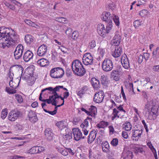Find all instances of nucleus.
<instances>
[{"label":"nucleus","mask_w":159,"mask_h":159,"mask_svg":"<svg viewBox=\"0 0 159 159\" xmlns=\"http://www.w3.org/2000/svg\"><path fill=\"white\" fill-rule=\"evenodd\" d=\"M25 40L26 43L28 44H30L34 41L33 36L30 34H28L25 36Z\"/></svg>","instance_id":"obj_27"},{"label":"nucleus","mask_w":159,"mask_h":159,"mask_svg":"<svg viewBox=\"0 0 159 159\" xmlns=\"http://www.w3.org/2000/svg\"><path fill=\"white\" fill-rule=\"evenodd\" d=\"M19 36L11 28L0 27V47L5 48L7 44L14 45L19 39Z\"/></svg>","instance_id":"obj_1"},{"label":"nucleus","mask_w":159,"mask_h":159,"mask_svg":"<svg viewBox=\"0 0 159 159\" xmlns=\"http://www.w3.org/2000/svg\"><path fill=\"white\" fill-rule=\"evenodd\" d=\"M143 55H140L138 59V62L139 64L141 63L143 61Z\"/></svg>","instance_id":"obj_62"},{"label":"nucleus","mask_w":159,"mask_h":159,"mask_svg":"<svg viewBox=\"0 0 159 159\" xmlns=\"http://www.w3.org/2000/svg\"><path fill=\"white\" fill-rule=\"evenodd\" d=\"M87 88V86L83 87L81 90L77 93V95L80 96V98H81L82 97V96L85 93L87 90V89H86Z\"/></svg>","instance_id":"obj_29"},{"label":"nucleus","mask_w":159,"mask_h":159,"mask_svg":"<svg viewBox=\"0 0 159 159\" xmlns=\"http://www.w3.org/2000/svg\"><path fill=\"white\" fill-rule=\"evenodd\" d=\"M24 50V48L23 46L21 44H19L16 47L15 51L17 52L20 51V52H23Z\"/></svg>","instance_id":"obj_44"},{"label":"nucleus","mask_w":159,"mask_h":159,"mask_svg":"<svg viewBox=\"0 0 159 159\" xmlns=\"http://www.w3.org/2000/svg\"><path fill=\"white\" fill-rule=\"evenodd\" d=\"M10 1L11 2H12L14 4L20 7L22 5V4L20 2H18L15 0H10Z\"/></svg>","instance_id":"obj_56"},{"label":"nucleus","mask_w":159,"mask_h":159,"mask_svg":"<svg viewBox=\"0 0 159 159\" xmlns=\"http://www.w3.org/2000/svg\"><path fill=\"white\" fill-rule=\"evenodd\" d=\"M122 52V48L120 46L115 47V50L113 52L112 55L115 58L119 57L121 55Z\"/></svg>","instance_id":"obj_21"},{"label":"nucleus","mask_w":159,"mask_h":159,"mask_svg":"<svg viewBox=\"0 0 159 159\" xmlns=\"http://www.w3.org/2000/svg\"><path fill=\"white\" fill-rule=\"evenodd\" d=\"M90 82L93 88L94 89L97 90L100 88L101 85L99 81L95 78H92Z\"/></svg>","instance_id":"obj_18"},{"label":"nucleus","mask_w":159,"mask_h":159,"mask_svg":"<svg viewBox=\"0 0 159 159\" xmlns=\"http://www.w3.org/2000/svg\"><path fill=\"white\" fill-rule=\"evenodd\" d=\"M23 52L20 51L18 52L16 51H15L14 52V58L16 60H18L21 58L22 56Z\"/></svg>","instance_id":"obj_30"},{"label":"nucleus","mask_w":159,"mask_h":159,"mask_svg":"<svg viewBox=\"0 0 159 159\" xmlns=\"http://www.w3.org/2000/svg\"><path fill=\"white\" fill-rule=\"evenodd\" d=\"M15 129L16 130H21L23 129V127L21 125L17 124L15 125Z\"/></svg>","instance_id":"obj_58"},{"label":"nucleus","mask_w":159,"mask_h":159,"mask_svg":"<svg viewBox=\"0 0 159 159\" xmlns=\"http://www.w3.org/2000/svg\"><path fill=\"white\" fill-rule=\"evenodd\" d=\"M4 4L10 10L14 11L16 9L15 6L13 4H10L9 2H5L4 3Z\"/></svg>","instance_id":"obj_36"},{"label":"nucleus","mask_w":159,"mask_h":159,"mask_svg":"<svg viewBox=\"0 0 159 159\" xmlns=\"http://www.w3.org/2000/svg\"><path fill=\"white\" fill-rule=\"evenodd\" d=\"M29 120L31 122L33 123H34L38 121V119L37 115H36L35 116H34V117H33L32 118L31 117L29 119Z\"/></svg>","instance_id":"obj_50"},{"label":"nucleus","mask_w":159,"mask_h":159,"mask_svg":"<svg viewBox=\"0 0 159 159\" xmlns=\"http://www.w3.org/2000/svg\"><path fill=\"white\" fill-rule=\"evenodd\" d=\"M16 98L19 103H21L23 101V99L22 96L18 94L15 95Z\"/></svg>","instance_id":"obj_47"},{"label":"nucleus","mask_w":159,"mask_h":159,"mask_svg":"<svg viewBox=\"0 0 159 159\" xmlns=\"http://www.w3.org/2000/svg\"><path fill=\"white\" fill-rule=\"evenodd\" d=\"M63 137L66 140H69L72 138V133H68V134L63 135Z\"/></svg>","instance_id":"obj_42"},{"label":"nucleus","mask_w":159,"mask_h":159,"mask_svg":"<svg viewBox=\"0 0 159 159\" xmlns=\"http://www.w3.org/2000/svg\"><path fill=\"white\" fill-rule=\"evenodd\" d=\"M108 79L105 75H102L101 78V84L102 85L107 84L108 82Z\"/></svg>","instance_id":"obj_31"},{"label":"nucleus","mask_w":159,"mask_h":159,"mask_svg":"<svg viewBox=\"0 0 159 159\" xmlns=\"http://www.w3.org/2000/svg\"><path fill=\"white\" fill-rule=\"evenodd\" d=\"M89 46L91 48H93L96 46L95 42L94 40H92L91 42L89 43Z\"/></svg>","instance_id":"obj_60"},{"label":"nucleus","mask_w":159,"mask_h":159,"mask_svg":"<svg viewBox=\"0 0 159 159\" xmlns=\"http://www.w3.org/2000/svg\"><path fill=\"white\" fill-rule=\"evenodd\" d=\"M37 153H40L44 151L45 150V148L43 147L37 146Z\"/></svg>","instance_id":"obj_54"},{"label":"nucleus","mask_w":159,"mask_h":159,"mask_svg":"<svg viewBox=\"0 0 159 159\" xmlns=\"http://www.w3.org/2000/svg\"><path fill=\"white\" fill-rule=\"evenodd\" d=\"M99 139V141H100V143L102 145V151L106 153H108L110 152V150L109 149L110 147L109 144V143L107 141H105L104 142H102V141L99 139V138H97V139L98 140Z\"/></svg>","instance_id":"obj_14"},{"label":"nucleus","mask_w":159,"mask_h":159,"mask_svg":"<svg viewBox=\"0 0 159 159\" xmlns=\"http://www.w3.org/2000/svg\"><path fill=\"white\" fill-rule=\"evenodd\" d=\"M34 66L32 65L31 66L27 68L23 74L22 73L20 79L22 78L23 80H27L28 79L29 77L33 75L34 70Z\"/></svg>","instance_id":"obj_7"},{"label":"nucleus","mask_w":159,"mask_h":159,"mask_svg":"<svg viewBox=\"0 0 159 159\" xmlns=\"http://www.w3.org/2000/svg\"><path fill=\"white\" fill-rule=\"evenodd\" d=\"M88 121L87 120L85 119L84 122L81 124L80 126L81 127H85L87 128L88 126Z\"/></svg>","instance_id":"obj_48"},{"label":"nucleus","mask_w":159,"mask_h":159,"mask_svg":"<svg viewBox=\"0 0 159 159\" xmlns=\"http://www.w3.org/2000/svg\"><path fill=\"white\" fill-rule=\"evenodd\" d=\"M134 152L136 153H140L143 154V152H144L143 149L142 148H139L138 147H135L134 149Z\"/></svg>","instance_id":"obj_38"},{"label":"nucleus","mask_w":159,"mask_h":159,"mask_svg":"<svg viewBox=\"0 0 159 159\" xmlns=\"http://www.w3.org/2000/svg\"><path fill=\"white\" fill-rule=\"evenodd\" d=\"M101 28L98 31L99 34L101 36H103V37H105L106 36L105 33L106 32L107 34H108L107 32V29H106L104 27L103 25L101 24Z\"/></svg>","instance_id":"obj_24"},{"label":"nucleus","mask_w":159,"mask_h":159,"mask_svg":"<svg viewBox=\"0 0 159 159\" xmlns=\"http://www.w3.org/2000/svg\"><path fill=\"white\" fill-rule=\"evenodd\" d=\"M28 79H27V80H30V82L32 84H33L34 82L36 80V78L35 77H34L33 75L30 76L29 77V78H28Z\"/></svg>","instance_id":"obj_55"},{"label":"nucleus","mask_w":159,"mask_h":159,"mask_svg":"<svg viewBox=\"0 0 159 159\" xmlns=\"http://www.w3.org/2000/svg\"><path fill=\"white\" fill-rule=\"evenodd\" d=\"M118 140L116 138L113 139L111 142V144L113 146L116 147L118 144Z\"/></svg>","instance_id":"obj_43"},{"label":"nucleus","mask_w":159,"mask_h":159,"mask_svg":"<svg viewBox=\"0 0 159 159\" xmlns=\"http://www.w3.org/2000/svg\"><path fill=\"white\" fill-rule=\"evenodd\" d=\"M122 136L125 139H127L128 138V133L126 131H123L122 133Z\"/></svg>","instance_id":"obj_61"},{"label":"nucleus","mask_w":159,"mask_h":159,"mask_svg":"<svg viewBox=\"0 0 159 159\" xmlns=\"http://www.w3.org/2000/svg\"><path fill=\"white\" fill-rule=\"evenodd\" d=\"M65 121H59L56 124V125L61 130L66 128V126L65 124H66Z\"/></svg>","instance_id":"obj_25"},{"label":"nucleus","mask_w":159,"mask_h":159,"mask_svg":"<svg viewBox=\"0 0 159 159\" xmlns=\"http://www.w3.org/2000/svg\"><path fill=\"white\" fill-rule=\"evenodd\" d=\"M55 20L60 23H66L67 20L64 17H61L56 18Z\"/></svg>","instance_id":"obj_40"},{"label":"nucleus","mask_w":159,"mask_h":159,"mask_svg":"<svg viewBox=\"0 0 159 159\" xmlns=\"http://www.w3.org/2000/svg\"><path fill=\"white\" fill-rule=\"evenodd\" d=\"M112 16L109 12L104 11L101 16L103 21L107 23V32L108 33L112 27Z\"/></svg>","instance_id":"obj_3"},{"label":"nucleus","mask_w":159,"mask_h":159,"mask_svg":"<svg viewBox=\"0 0 159 159\" xmlns=\"http://www.w3.org/2000/svg\"><path fill=\"white\" fill-rule=\"evenodd\" d=\"M47 48L46 46L44 44H43L38 48L37 53L38 56H43L47 52Z\"/></svg>","instance_id":"obj_16"},{"label":"nucleus","mask_w":159,"mask_h":159,"mask_svg":"<svg viewBox=\"0 0 159 159\" xmlns=\"http://www.w3.org/2000/svg\"><path fill=\"white\" fill-rule=\"evenodd\" d=\"M11 67L10 68L9 70V72L8 73V77L10 78V80L9 81V85H11V83H13V76H14V74L13 72H11Z\"/></svg>","instance_id":"obj_35"},{"label":"nucleus","mask_w":159,"mask_h":159,"mask_svg":"<svg viewBox=\"0 0 159 159\" xmlns=\"http://www.w3.org/2000/svg\"><path fill=\"white\" fill-rule=\"evenodd\" d=\"M44 134L48 141H50L53 139V134L50 129L48 128L45 129L44 131Z\"/></svg>","instance_id":"obj_20"},{"label":"nucleus","mask_w":159,"mask_h":159,"mask_svg":"<svg viewBox=\"0 0 159 159\" xmlns=\"http://www.w3.org/2000/svg\"><path fill=\"white\" fill-rule=\"evenodd\" d=\"M33 54L30 50H27L24 53L23 58L25 62H28L32 59L33 57Z\"/></svg>","instance_id":"obj_17"},{"label":"nucleus","mask_w":159,"mask_h":159,"mask_svg":"<svg viewBox=\"0 0 159 159\" xmlns=\"http://www.w3.org/2000/svg\"><path fill=\"white\" fill-rule=\"evenodd\" d=\"M36 115V114H35L34 112L30 110L28 116L29 117V119H30L31 117L32 118L33 117H34V116H35Z\"/></svg>","instance_id":"obj_53"},{"label":"nucleus","mask_w":159,"mask_h":159,"mask_svg":"<svg viewBox=\"0 0 159 159\" xmlns=\"http://www.w3.org/2000/svg\"><path fill=\"white\" fill-rule=\"evenodd\" d=\"M148 11L146 10H142L140 11L139 15L142 17H144L147 15Z\"/></svg>","instance_id":"obj_49"},{"label":"nucleus","mask_w":159,"mask_h":159,"mask_svg":"<svg viewBox=\"0 0 159 159\" xmlns=\"http://www.w3.org/2000/svg\"><path fill=\"white\" fill-rule=\"evenodd\" d=\"M98 133V130L94 129L92 130L90 132L88 136L87 142L89 144H91L95 139L96 135Z\"/></svg>","instance_id":"obj_15"},{"label":"nucleus","mask_w":159,"mask_h":159,"mask_svg":"<svg viewBox=\"0 0 159 159\" xmlns=\"http://www.w3.org/2000/svg\"><path fill=\"white\" fill-rule=\"evenodd\" d=\"M121 39V37L119 34H115L113 37V39L111 41V44L112 47H113L114 46L115 47L119 46V45L120 44V40Z\"/></svg>","instance_id":"obj_13"},{"label":"nucleus","mask_w":159,"mask_h":159,"mask_svg":"<svg viewBox=\"0 0 159 159\" xmlns=\"http://www.w3.org/2000/svg\"><path fill=\"white\" fill-rule=\"evenodd\" d=\"M93 57L89 53L84 54L82 57V62L85 65L91 66L93 63Z\"/></svg>","instance_id":"obj_10"},{"label":"nucleus","mask_w":159,"mask_h":159,"mask_svg":"<svg viewBox=\"0 0 159 159\" xmlns=\"http://www.w3.org/2000/svg\"><path fill=\"white\" fill-rule=\"evenodd\" d=\"M66 74L67 77H70L72 76V72L71 69L67 68L66 70Z\"/></svg>","instance_id":"obj_51"},{"label":"nucleus","mask_w":159,"mask_h":159,"mask_svg":"<svg viewBox=\"0 0 159 159\" xmlns=\"http://www.w3.org/2000/svg\"><path fill=\"white\" fill-rule=\"evenodd\" d=\"M125 125L124 128L125 129L126 131H129L131 129L132 125L129 122H126L125 123Z\"/></svg>","instance_id":"obj_41"},{"label":"nucleus","mask_w":159,"mask_h":159,"mask_svg":"<svg viewBox=\"0 0 159 159\" xmlns=\"http://www.w3.org/2000/svg\"><path fill=\"white\" fill-rule=\"evenodd\" d=\"M122 71L121 66L120 65H117L111 73V77L113 79L118 81L120 79V75Z\"/></svg>","instance_id":"obj_5"},{"label":"nucleus","mask_w":159,"mask_h":159,"mask_svg":"<svg viewBox=\"0 0 159 159\" xmlns=\"http://www.w3.org/2000/svg\"><path fill=\"white\" fill-rule=\"evenodd\" d=\"M22 113L17 109H15L14 110L11 111L9 113L8 116V119L11 121H14L17 118L21 117Z\"/></svg>","instance_id":"obj_8"},{"label":"nucleus","mask_w":159,"mask_h":159,"mask_svg":"<svg viewBox=\"0 0 159 159\" xmlns=\"http://www.w3.org/2000/svg\"><path fill=\"white\" fill-rule=\"evenodd\" d=\"M159 107L158 106H152L151 108V111H148V118L149 119L152 120H155L156 118L158 113Z\"/></svg>","instance_id":"obj_9"},{"label":"nucleus","mask_w":159,"mask_h":159,"mask_svg":"<svg viewBox=\"0 0 159 159\" xmlns=\"http://www.w3.org/2000/svg\"><path fill=\"white\" fill-rule=\"evenodd\" d=\"M141 130H139V129H136L134 130V131L133 132V134L132 135V137H134L135 138L137 137V134H138V132H140Z\"/></svg>","instance_id":"obj_59"},{"label":"nucleus","mask_w":159,"mask_h":159,"mask_svg":"<svg viewBox=\"0 0 159 159\" xmlns=\"http://www.w3.org/2000/svg\"><path fill=\"white\" fill-rule=\"evenodd\" d=\"M116 8V6L115 4L113 2H111L106 7V8L107 10L111 9L112 10H114Z\"/></svg>","instance_id":"obj_33"},{"label":"nucleus","mask_w":159,"mask_h":159,"mask_svg":"<svg viewBox=\"0 0 159 159\" xmlns=\"http://www.w3.org/2000/svg\"><path fill=\"white\" fill-rule=\"evenodd\" d=\"M109 124V122L102 121L97 124V127L99 128H104L107 126Z\"/></svg>","instance_id":"obj_26"},{"label":"nucleus","mask_w":159,"mask_h":159,"mask_svg":"<svg viewBox=\"0 0 159 159\" xmlns=\"http://www.w3.org/2000/svg\"><path fill=\"white\" fill-rule=\"evenodd\" d=\"M6 91L9 94H13L16 92V90L11 88V89L6 87Z\"/></svg>","instance_id":"obj_39"},{"label":"nucleus","mask_w":159,"mask_h":159,"mask_svg":"<svg viewBox=\"0 0 159 159\" xmlns=\"http://www.w3.org/2000/svg\"><path fill=\"white\" fill-rule=\"evenodd\" d=\"M38 64L42 67H44L48 65L49 61L46 59L44 58L39 60L37 61Z\"/></svg>","instance_id":"obj_22"},{"label":"nucleus","mask_w":159,"mask_h":159,"mask_svg":"<svg viewBox=\"0 0 159 159\" xmlns=\"http://www.w3.org/2000/svg\"><path fill=\"white\" fill-rule=\"evenodd\" d=\"M79 36V33L77 31H74L72 33V38L74 40H76Z\"/></svg>","instance_id":"obj_45"},{"label":"nucleus","mask_w":159,"mask_h":159,"mask_svg":"<svg viewBox=\"0 0 159 159\" xmlns=\"http://www.w3.org/2000/svg\"><path fill=\"white\" fill-rule=\"evenodd\" d=\"M89 111L90 112L91 116L93 117H95V116L96 113H97V108L95 106L92 105L90 106V107L88 109Z\"/></svg>","instance_id":"obj_23"},{"label":"nucleus","mask_w":159,"mask_h":159,"mask_svg":"<svg viewBox=\"0 0 159 159\" xmlns=\"http://www.w3.org/2000/svg\"><path fill=\"white\" fill-rule=\"evenodd\" d=\"M71 68L74 73L80 76H83L86 72L81 62L78 60H75L72 62Z\"/></svg>","instance_id":"obj_2"},{"label":"nucleus","mask_w":159,"mask_h":159,"mask_svg":"<svg viewBox=\"0 0 159 159\" xmlns=\"http://www.w3.org/2000/svg\"><path fill=\"white\" fill-rule=\"evenodd\" d=\"M133 24L135 28H137L141 25V22L139 20H136L134 22Z\"/></svg>","instance_id":"obj_46"},{"label":"nucleus","mask_w":159,"mask_h":159,"mask_svg":"<svg viewBox=\"0 0 159 159\" xmlns=\"http://www.w3.org/2000/svg\"><path fill=\"white\" fill-rule=\"evenodd\" d=\"M150 54L149 53H144L143 54V57H144V59L145 61H147L148 59L149 58Z\"/></svg>","instance_id":"obj_63"},{"label":"nucleus","mask_w":159,"mask_h":159,"mask_svg":"<svg viewBox=\"0 0 159 159\" xmlns=\"http://www.w3.org/2000/svg\"><path fill=\"white\" fill-rule=\"evenodd\" d=\"M113 68V63L109 58L105 59L102 63V68L103 70L106 72L111 71Z\"/></svg>","instance_id":"obj_6"},{"label":"nucleus","mask_w":159,"mask_h":159,"mask_svg":"<svg viewBox=\"0 0 159 159\" xmlns=\"http://www.w3.org/2000/svg\"><path fill=\"white\" fill-rule=\"evenodd\" d=\"M112 20H113L115 24L117 26L119 25L120 24V22L119 21V18L118 16L114 15H112Z\"/></svg>","instance_id":"obj_34"},{"label":"nucleus","mask_w":159,"mask_h":159,"mask_svg":"<svg viewBox=\"0 0 159 159\" xmlns=\"http://www.w3.org/2000/svg\"><path fill=\"white\" fill-rule=\"evenodd\" d=\"M37 146H34L31 148L29 150L28 153L31 154H37Z\"/></svg>","instance_id":"obj_37"},{"label":"nucleus","mask_w":159,"mask_h":159,"mask_svg":"<svg viewBox=\"0 0 159 159\" xmlns=\"http://www.w3.org/2000/svg\"><path fill=\"white\" fill-rule=\"evenodd\" d=\"M133 157V152L130 151L128 150L126 152V156L123 159H132Z\"/></svg>","instance_id":"obj_32"},{"label":"nucleus","mask_w":159,"mask_h":159,"mask_svg":"<svg viewBox=\"0 0 159 159\" xmlns=\"http://www.w3.org/2000/svg\"><path fill=\"white\" fill-rule=\"evenodd\" d=\"M104 94L102 92L96 93L94 95L93 101L97 103L102 102L104 98Z\"/></svg>","instance_id":"obj_12"},{"label":"nucleus","mask_w":159,"mask_h":159,"mask_svg":"<svg viewBox=\"0 0 159 159\" xmlns=\"http://www.w3.org/2000/svg\"><path fill=\"white\" fill-rule=\"evenodd\" d=\"M142 128H141V129L140 130H141V131L140 132H141L140 133H138V135H137V137L136 138H137L135 139V140L136 141H138L139 139V138H140L141 137V136L142 134V132H143V126H142Z\"/></svg>","instance_id":"obj_57"},{"label":"nucleus","mask_w":159,"mask_h":159,"mask_svg":"<svg viewBox=\"0 0 159 159\" xmlns=\"http://www.w3.org/2000/svg\"><path fill=\"white\" fill-rule=\"evenodd\" d=\"M121 63L125 69H128L129 67V61L127 56H122L121 58Z\"/></svg>","instance_id":"obj_19"},{"label":"nucleus","mask_w":159,"mask_h":159,"mask_svg":"<svg viewBox=\"0 0 159 159\" xmlns=\"http://www.w3.org/2000/svg\"><path fill=\"white\" fill-rule=\"evenodd\" d=\"M7 114V112L6 111H2L1 112V117L2 119H4L6 117Z\"/></svg>","instance_id":"obj_52"},{"label":"nucleus","mask_w":159,"mask_h":159,"mask_svg":"<svg viewBox=\"0 0 159 159\" xmlns=\"http://www.w3.org/2000/svg\"><path fill=\"white\" fill-rule=\"evenodd\" d=\"M74 139L76 141H78L81 139H84L86 137L84 136L82 137V134L78 128H74L72 129Z\"/></svg>","instance_id":"obj_11"},{"label":"nucleus","mask_w":159,"mask_h":159,"mask_svg":"<svg viewBox=\"0 0 159 159\" xmlns=\"http://www.w3.org/2000/svg\"><path fill=\"white\" fill-rule=\"evenodd\" d=\"M65 74V72L62 68L60 67L52 68L50 71V75L53 78H61Z\"/></svg>","instance_id":"obj_4"},{"label":"nucleus","mask_w":159,"mask_h":159,"mask_svg":"<svg viewBox=\"0 0 159 159\" xmlns=\"http://www.w3.org/2000/svg\"><path fill=\"white\" fill-rule=\"evenodd\" d=\"M159 47H157L155 50L153 51L152 52V57L153 59L155 60H157L159 58V53L157 51L159 50Z\"/></svg>","instance_id":"obj_28"},{"label":"nucleus","mask_w":159,"mask_h":159,"mask_svg":"<svg viewBox=\"0 0 159 159\" xmlns=\"http://www.w3.org/2000/svg\"><path fill=\"white\" fill-rule=\"evenodd\" d=\"M80 109L82 111L84 112L87 115H91L90 112H89V111L86 110L83 107H82Z\"/></svg>","instance_id":"obj_64"}]
</instances>
